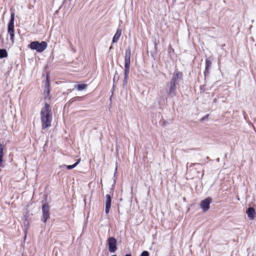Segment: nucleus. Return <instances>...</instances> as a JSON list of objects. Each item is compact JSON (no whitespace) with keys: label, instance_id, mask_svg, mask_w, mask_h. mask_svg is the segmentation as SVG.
<instances>
[{"label":"nucleus","instance_id":"obj_1","mask_svg":"<svg viewBox=\"0 0 256 256\" xmlns=\"http://www.w3.org/2000/svg\"><path fill=\"white\" fill-rule=\"evenodd\" d=\"M42 129L44 130L50 126L52 119V114L50 106L46 103L40 112Z\"/></svg>","mask_w":256,"mask_h":256},{"label":"nucleus","instance_id":"obj_15","mask_svg":"<svg viewBox=\"0 0 256 256\" xmlns=\"http://www.w3.org/2000/svg\"><path fill=\"white\" fill-rule=\"evenodd\" d=\"M130 70H124V85H126L127 82V80L128 78V74H129Z\"/></svg>","mask_w":256,"mask_h":256},{"label":"nucleus","instance_id":"obj_19","mask_svg":"<svg viewBox=\"0 0 256 256\" xmlns=\"http://www.w3.org/2000/svg\"><path fill=\"white\" fill-rule=\"evenodd\" d=\"M118 80V76L116 75V74L114 76L113 81L114 82H117Z\"/></svg>","mask_w":256,"mask_h":256},{"label":"nucleus","instance_id":"obj_8","mask_svg":"<svg viewBox=\"0 0 256 256\" xmlns=\"http://www.w3.org/2000/svg\"><path fill=\"white\" fill-rule=\"evenodd\" d=\"M212 202V199L210 198H208L200 202V207L204 212H206L209 210L210 204Z\"/></svg>","mask_w":256,"mask_h":256},{"label":"nucleus","instance_id":"obj_12","mask_svg":"<svg viewBox=\"0 0 256 256\" xmlns=\"http://www.w3.org/2000/svg\"><path fill=\"white\" fill-rule=\"evenodd\" d=\"M4 146L2 144H0V167H3L2 158L4 156Z\"/></svg>","mask_w":256,"mask_h":256},{"label":"nucleus","instance_id":"obj_7","mask_svg":"<svg viewBox=\"0 0 256 256\" xmlns=\"http://www.w3.org/2000/svg\"><path fill=\"white\" fill-rule=\"evenodd\" d=\"M108 250L110 252H114L117 250L116 240L114 237L109 238L108 240Z\"/></svg>","mask_w":256,"mask_h":256},{"label":"nucleus","instance_id":"obj_4","mask_svg":"<svg viewBox=\"0 0 256 256\" xmlns=\"http://www.w3.org/2000/svg\"><path fill=\"white\" fill-rule=\"evenodd\" d=\"M14 13L12 12L10 15V19L8 24V33L10 34V40L13 42L14 41Z\"/></svg>","mask_w":256,"mask_h":256},{"label":"nucleus","instance_id":"obj_23","mask_svg":"<svg viewBox=\"0 0 256 256\" xmlns=\"http://www.w3.org/2000/svg\"><path fill=\"white\" fill-rule=\"evenodd\" d=\"M208 115H206V116L203 117L201 119V120H204L205 119H206V118H208Z\"/></svg>","mask_w":256,"mask_h":256},{"label":"nucleus","instance_id":"obj_22","mask_svg":"<svg viewBox=\"0 0 256 256\" xmlns=\"http://www.w3.org/2000/svg\"><path fill=\"white\" fill-rule=\"evenodd\" d=\"M154 50H157V44H156V42H154Z\"/></svg>","mask_w":256,"mask_h":256},{"label":"nucleus","instance_id":"obj_24","mask_svg":"<svg viewBox=\"0 0 256 256\" xmlns=\"http://www.w3.org/2000/svg\"><path fill=\"white\" fill-rule=\"evenodd\" d=\"M125 256H131V254H126Z\"/></svg>","mask_w":256,"mask_h":256},{"label":"nucleus","instance_id":"obj_18","mask_svg":"<svg viewBox=\"0 0 256 256\" xmlns=\"http://www.w3.org/2000/svg\"><path fill=\"white\" fill-rule=\"evenodd\" d=\"M140 256H149V253L148 251H143L142 252Z\"/></svg>","mask_w":256,"mask_h":256},{"label":"nucleus","instance_id":"obj_2","mask_svg":"<svg viewBox=\"0 0 256 256\" xmlns=\"http://www.w3.org/2000/svg\"><path fill=\"white\" fill-rule=\"evenodd\" d=\"M182 72L176 70L174 72L172 77L169 82L166 84L168 88L167 90L168 94L170 96H174L176 94V86L178 84V82L182 80Z\"/></svg>","mask_w":256,"mask_h":256},{"label":"nucleus","instance_id":"obj_6","mask_svg":"<svg viewBox=\"0 0 256 256\" xmlns=\"http://www.w3.org/2000/svg\"><path fill=\"white\" fill-rule=\"evenodd\" d=\"M42 220L46 223L48 219L50 218V207L46 204H44L42 206Z\"/></svg>","mask_w":256,"mask_h":256},{"label":"nucleus","instance_id":"obj_3","mask_svg":"<svg viewBox=\"0 0 256 256\" xmlns=\"http://www.w3.org/2000/svg\"><path fill=\"white\" fill-rule=\"evenodd\" d=\"M48 44L44 41H42L41 42L38 41H34L32 42L29 45V48L30 49L36 50L38 52H44Z\"/></svg>","mask_w":256,"mask_h":256},{"label":"nucleus","instance_id":"obj_16","mask_svg":"<svg viewBox=\"0 0 256 256\" xmlns=\"http://www.w3.org/2000/svg\"><path fill=\"white\" fill-rule=\"evenodd\" d=\"M212 62L210 60H206V70L204 71V74L206 75V73H208L209 68L211 66Z\"/></svg>","mask_w":256,"mask_h":256},{"label":"nucleus","instance_id":"obj_11","mask_svg":"<svg viewBox=\"0 0 256 256\" xmlns=\"http://www.w3.org/2000/svg\"><path fill=\"white\" fill-rule=\"evenodd\" d=\"M122 30L120 29H118L116 33L115 34L114 36L113 37L112 42H116L118 41V39L120 38Z\"/></svg>","mask_w":256,"mask_h":256},{"label":"nucleus","instance_id":"obj_14","mask_svg":"<svg viewBox=\"0 0 256 256\" xmlns=\"http://www.w3.org/2000/svg\"><path fill=\"white\" fill-rule=\"evenodd\" d=\"M8 56V52L5 49H0V58H6Z\"/></svg>","mask_w":256,"mask_h":256},{"label":"nucleus","instance_id":"obj_17","mask_svg":"<svg viewBox=\"0 0 256 256\" xmlns=\"http://www.w3.org/2000/svg\"><path fill=\"white\" fill-rule=\"evenodd\" d=\"M87 87V85L86 84H78L74 86V88H76L78 90H82L85 89Z\"/></svg>","mask_w":256,"mask_h":256},{"label":"nucleus","instance_id":"obj_25","mask_svg":"<svg viewBox=\"0 0 256 256\" xmlns=\"http://www.w3.org/2000/svg\"><path fill=\"white\" fill-rule=\"evenodd\" d=\"M65 1H66V0H64V2H63L64 3Z\"/></svg>","mask_w":256,"mask_h":256},{"label":"nucleus","instance_id":"obj_5","mask_svg":"<svg viewBox=\"0 0 256 256\" xmlns=\"http://www.w3.org/2000/svg\"><path fill=\"white\" fill-rule=\"evenodd\" d=\"M131 57V50L130 47L126 50L124 56V70H130Z\"/></svg>","mask_w":256,"mask_h":256},{"label":"nucleus","instance_id":"obj_20","mask_svg":"<svg viewBox=\"0 0 256 256\" xmlns=\"http://www.w3.org/2000/svg\"><path fill=\"white\" fill-rule=\"evenodd\" d=\"M49 86H50L49 82H48V81H47V82H46V86H45V87H46V89H47V90H48V92H49V90H48Z\"/></svg>","mask_w":256,"mask_h":256},{"label":"nucleus","instance_id":"obj_9","mask_svg":"<svg viewBox=\"0 0 256 256\" xmlns=\"http://www.w3.org/2000/svg\"><path fill=\"white\" fill-rule=\"evenodd\" d=\"M111 203H112V198L108 194L106 196V208H105V212L106 214L109 213L110 207H111Z\"/></svg>","mask_w":256,"mask_h":256},{"label":"nucleus","instance_id":"obj_10","mask_svg":"<svg viewBox=\"0 0 256 256\" xmlns=\"http://www.w3.org/2000/svg\"><path fill=\"white\" fill-rule=\"evenodd\" d=\"M246 214L250 219L253 220L256 215L255 210L253 208L250 207L246 211Z\"/></svg>","mask_w":256,"mask_h":256},{"label":"nucleus","instance_id":"obj_21","mask_svg":"<svg viewBox=\"0 0 256 256\" xmlns=\"http://www.w3.org/2000/svg\"><path fill=\"white\" fill-rule=\"evenodd\" d=\"M196 164H198V163H192V164H190L189 165V167L190 168L196 165Z\"/></svg>","mask_w":256,"mask_h":256},{"label":"nucleus","instance_id":"obj_26","mask_svg":"<svg viewBox=\"0 0 256 256\" xmlns=\"http://www.w3.org/2000/svg\"><path fill=\"white\" fill-rule=\"evenodd\" d=\"M116 256V255H113V256Z\"/></svg>","mask_w":256,"mask_h":256},{"label":"nucleus","instance_id":"obj_13","mask_svg":"<svg viewBox=\"0 0 256 256\" xmlns=\"http://www.w3.org/2000/svg\"><path fill=\"white\" fill-rule=\"evenodd\" d=\"M80 162V160H77V162L74 163V164H72V165H68V166H66V165H64V166H60V168H62V167H64V166H66V168L68 169V170H71L74 168H75Z\"/></svg>","mask_w":256,"mask_h":256}]
</instances>
